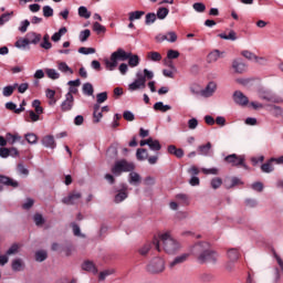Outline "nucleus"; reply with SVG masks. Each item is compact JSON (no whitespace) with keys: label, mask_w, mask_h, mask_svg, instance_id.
Returning a JSON list of instances; mask_svg holds the SVG:
<instances>
[{"label":"nucleus","mask_w":283,"mask_h":283,"mask_svg":"<svg viewBox=\"0 0 283 283\" xmlns=\"http://www.w3.org/2000/svg\"><path fill=\"white\" fill-rule=\"evenodd\" d=\"M145 14V11H135L129 13V21H136L137 19H140Z\"/></svg>","instance_id":"61"},{"label":"nucleus","mask_w":283,"mask_h":283,"mask_svg":"<svg viewBox=\"0 0 283 283\" xmlns=\"http://www.w3.org/2000/svg\"><path fill=\"white\" fill-rule=\"evenodd\" d=\"M11 266H12V271H15V272L23 271L24 269L23 260L21 259L13 260Z\"/></svg>","instance_id":"36"},{"label":"nucleus","mask_w":283,"mask_h":283,"mask_svg":"<svg viewBox=\"0 0 283 283\" xmlns=\"http://www.w3.org/2000/svg\"><path fill=\"white\" fill-rule=\"evenodd\" d=\"M259 97L261 101H266L268 103H280V97L271 91H261L259 92Z\"/></svg>","instance_id":"15"},{"label":"nucleus","mask_w":283,"mask_h":283,"mask_svg":"<svg viewBox=\"0 0 283 283\" xmlns=\"http://www.w3.org/2000/svg\"><path fill=\"white\" fill-rule=\"evenodd\" d=\"M133 169L134 164H129L127 160H119L112 167V174H114V176H120L123 171H133Z\"/></svg>","instance_id":"7"},{"label":"nucleus","mask_w":283,"mask_h":283,"mask_svg":"<svg viewBox=\"0 0 283 283\" xmlns=\"http://www.w3.org/2000/svg\"><path fill=\"white\" fill-rule=\"evenodd\" d=\"M148 147H149V149H151V151H160V149H163L160 142H158V139H154L151 137H150V142L148 143Z\"/></svg>","instance_id":"30"},{"label":"nucleus","mask_w":283,"mask_h":283,"mask_svg":"<svg viewBox=\"0 0 283 283\" xmlns=\"http://www.w3.org/2000/svg\"><path fill=\"white\" fill-rule=\"evenodd\" d=\"M238 185H242V181L238 177H232L229 181H226V189H232V187H235Z\"/></svg>","instance_id":"44"},{"label":"nucleus","mask_w":283,"mask_h":283,"mask_svg":"<svg viewBox=\"0 0 283 283\" xmlns=\"http://www.w3.org/2000/svg\"><path fill=\"white\" fill-rule=\"evenodd\" d=\"M147 87L143 72L136 73V80L128 85L129 92H136V90H145Z\"/></svg>","instance_id":"11"},{"label":"nucleus","mask_w":283,"mask_h":283,"mask_svg":"<svg viewBox=\"0 0 283 283\" xmlns=\"http://www.w3.org/2000/svg\"><path fill=\"white\" fill-rule=\"evenodd\" d=\"M216 90H218V85L214 82H210L205 90L200 92L201 96L205 98H209L210 96H213L216 93Z\"/></svg>","instance_id":"20"},{"label":"nucleus","mask_w":283,"mask_h":283,"mask_svg":"<svg viewBox=\"0 0 283 283\" xmlns=\"http://www.w3.org/2000/svg\"><path fill=\"white\" fill-rule=\"evenodd\" d=\"M42 145L44 147H48L49 149H55L56 148V142L54 140V136L46 135L42 138Z\"/></svg>","instance_id":"23"},{"label":"nucleus","mask_w":283,"mask_h":283,"mask_svg":"<svg viewBox=\"0 0 283 283\" xmlns=\"http://www.w3.org/2000/svg\"><path fill=\"white\" fill-rule=\"evenodd\" d=\"M140 180H142V178H140V175L138 172H130L129 176H128L129 185L138 186Z\"/></svg>","instance_id":"31"},{"label":"nucleus","mask_w":283,"mask_h":283,"mask_svg":"<svg viewBox=\"0 0 283 283\" xmlns=\"http://www.w3.org/2000/svg\"><path fill=\"white\" fill-rule=\"evenodd\" d=\"M78 15L82 17V19H90V17H92V12H90L85 7H80Z\"/></svg>","instance_id":"47"},{"label":"nucleus","mask_w":283,"mask_h":283,"mask_svg":"<svg viewBox=\"0 0 283 283\" xmlns=\"http://www.w3.org/2000/svg\"><path fill=\"white\" fill-rule=\"evenodd\" d=\"M127 185L123 184L122 189L118 191L117 195H115L114 202L116 205H120V202L127 200Z\"/></svg>","instance_id":"19"},{"label":"nucleus","mask_w":283,"mask_h":283,"mask_svg":"<svg viewBox=\"0 0 283 283\" xmlns=\"http://www.w3.org/2000/svg\"><path fill=\"white\" fill-rule=\"evenodd\" d=\"M147 59L148 61L158 62V61H163V55L159 52L151 51L147 53Z\"/></svg>","instance_id":"38"},{"label":"nucleus","mask_w":283,"mask_h":283,"mask_svg":"<svg viewBox=\"0 0 283 283\" xmlns=\"http://www.w3.org/2000/svg\"><path fill=\"white\" fill-rule=\"evenodd\" d=\"M80 54H96V49L82 46L78 49Z\"/></svg>","instance_id":"59"},{"label":"nucleus","mask_w":283,"mask_h":283,"mask_svg":"<svg viewBox=\"0 0 283 283\" xmlns=\"http://www.w3.org/2000/svg\"><path fill=\"white\" fill-rule=\"evenodd\" d=\"M156 22V13H148L146 14L145 23L146 25H151V23Z\"/></svg>","instance_id":"63"},{"label":"nucleus","mask_w":283,"mask_h":283,"mask_svg":"<svg viewBox=\"0 0 283 283\" xmlns=\"http://www.w3.org/2000/svg\"><path fill=\"white\" fill-rule=\"evenodd\" d=\"M6 138L9 145H14V143L21 140V136L19 134H12V133H7Z\"/></svg>","instance_id":"37"},{"label":"nucleus","mask_w":283,"mask_h":283,"mask_svg":"<svg viewBox=\"0 0 283 283\" xmlns=\"http://www.w3.org/2000/svg\"><path fill=\"white\" fill-rule=\"evenodd\" d=\"M168 153L176 156V158H182V156H185V150H182V148H177L175 145L168 146Z\"/></svg>","instance_id":"27"},{"label":"nucleus","mask_w":283,"mask_h":283,"mask_svg":"<svg viewBox=\"0 0 283 283\" xmlns=\"http://www.w3.org/2000/svg\"><path fill=\"white\" fill-rule=\"evenodd\" d=\"M82 91L85 96H94V86L92 85V83L83 84Z\"/></svg>","instance_id":"34"},{"label":"nucleus","mask_w":283,"mask_h":283,"mask_svg":"<svg viewBox=\"0 0 283 283\" xmlns=\"http://www.w3.org/2000/svg\"><path fill=\"white\" fill-rule=\"evenodd\" d=\"M232 69L235 74H244V72H247V64L242 62V60H234L232 62Z\"/></svg>","instance_id":"21"},{"label":"nucleus","mask_w":283,"mask_h":283,"mask_svg":"<svg viewBox=\"0 0 283 283\" xmlns=\"http://www.w3.org/2000/svg\"><path fill=\"white\" fill-rule=\"evenodd\" d=\"M35 260L36 262H45V260H48V251L39 250L35 252Z\"/></svg>","instance_id":"42"},{"label":"nucleus","mask_w":283,"mask_h":283,"mask_svg":"<svg viewBox=\"0 0 283 283\" xmlns=\"http://www.w3.org/2000/svg\"><path fill=\"white\" fill-rule=\"evenodd\" d=\"M190 253L197 258L199 264H207V262L216 264L218 258H220V254L211 249V243L207 241L195 243L190 249Z\"/></svg>","instance_id":"1"},{"label":"nucleus","mask_w":283,"mask_h":283,"mask_svg":"<svg viewBox=\"0 0 283 283\" xmlns=\"http://www.w3.org/2000/svg\"><path fill=\"white\" fill-rule=\"evenodd\" d=\"M96 98H97L98 105H101L102 103H105V101H107V92L98 93L96 95Z\"/></svg>","instance_id":"64"},{"label":"nucleus","mask_w":283,"mask_h":283,"mask_svg":"<svg viewBox=\"0 0 283 283\" xmlns=\"http://www.w3.org/2000/svg\"><path fill=\"white\" fill-rule=\"evenodd\" d=\"M245 157L244 155H228L224 158V161L228 163V165H231V167H244L247 168V165H244Z\"/></svg>","instance_id":"10"},{"label":"nucleus","mask_w":283,"mask_h":283,"mask_svg":"<svg viewBox=\"0 0 283 283\" xmlns=\"http://www.w3.org/2000/svg\"><path fill=\"white\" fill-rule=\"evenodd\" d=\"M17 87H19V84H14L13 86L12 85L4 86L2 90V95L6 97L12 96V94H14V90H17Z\"/></svg>","instance_id":"35"},{"label":"nucleus","mask_w":283,"mask_h":283,"mask_svg":"<svg viewBox=\"0 0 283 283\" xmlns=\"http://www.w3.org/2000/svg\"><path fill=\"white\" fill-rule=\"evenodd\" d=\"M166 41H168L169 43H176L178 41V35L176 34V32L170 31L166 34Z\"/></svg>","instance_id":"56"},{"label":"nucleus","mask_w":283,"mask_h":283,"mask_svg":"<svg viewBox=\"0 0 283 283\" xmlns=\"http://www.w3.org/2000/svg\"><path fill=\"white\" fill-rule=\"evenodd\" d=\"M201 171L206 176H218L220 170L218 168H201Z\"/></svg>","instance_id":"51"},{"label":"nucleus","mask_w":283,"mask_h":283,"mask_svg":"<svg viewBox=\"0 0 283 283\" xmlns=\"http://www.w3.org/2000/svg\"><path fill=\"white\" fill-rule=\"evenodd\" d=\"M189 260V253H182L169 262V269H176Z\"/></svg>","instance_id":"16"},{"label":"nucleus","mask_w":283,"mask_h":283,"mask_svg":"<svg viewBox=\"0 0 283 283\" xmlns=\"http://www.w3.org/2000/svg\"><path fill=\"white\" fill-rule=\"evenodd\" d=\"M161 242V249L168 255H176L180 249H182V243L171 235L170 231H166L159 234V243Z\"/></svg>","instance_id":"3"},{"label":"nucleus","mask_w":283,"mask_h":283,"mask_svg":"<svg viewBox=\"0 0 283 283\" xmlns=\"http://www.w3.org/2000/svg\"><path fill=\"white\" fill-rule=\"evenodd\" d=\"M72 107H74V95L67 93L65 95L64 102H62V104H61V109H62V112H70V109H72Z\"/></svg>","instance_id":"17"},{"label":"nucleus","mask_w":283,"mask_h":283,"mask_svg":"<svg viewBox=\"0 0 283 283\" xmlns=\"http://www.w3.org/2000/svg\"><path fill=\"white\" fill-rule=\"evenodd\" d=\"M222 56V52L220 50H213L207 56L208 63H216Z\"/></svg>","instance_id":"26"},{"label":"nucleus","mask_w":283,"mask_h":283,"mask_svg":"<svg viewBox=\"0 0 283 283\" xmlns=\"http://www.w3.org/2000/svg\"><path fill=\"white\" fill-rule=\"evenodd\" d=\"M136 156H137V160H146L147 159V149L138 148Z\"/></svg>","instance_id":"52"},{"label":"nucleus","mask_w":283,"mask_h":283,"mask_svg":"<svg viewBox=\"0 0 283 283\" xmlns=\"http://www.w3.org/2000/svg\"><path fill=\"white\" fill-rule=\"evenodd\" d=\"M211 147H212L211 142H208L205 145L198 146L197 151L199 156H209V151H211Z\"/></svg>","instance_id":"25"},{"label":"nucleus","mask_w":283,"mask_h":283,"mask_svg":"<svg viewBox=\"0 0 283 283\" xmlns=\"http://www.w3.org/2000/svg\"><path fill=\"white\" fill-rule=\"evenodd\" d=\"M228 263L226 264L227 271L235 269V262L240 260V250L238 248H230L227 252Z\"/></svg>","instance_id":"6"},{"label":"nucleus","mask_w":283,"mask_h":283,"mask_svg":"<svg viewBox=\"0 0 283 283\" xmlns=\"http://www.w3.org/2000/svg\"><path fill=\"white\" fill-rule=\"evenodd\" d=\"M153 249H156V251H158L159 253H160V251H163V248H160V240H158L157 238H155L153 241L147 242L144 245H142L138 249V253H139V255H144L145 256Z\"/></svg>","instance_id":"9"},{"label":"nucleus","mask_w":283,"mask_h":283,"mask_svg":"<svg viewBox=\"0 0 283 283\" xmlns=\"http://www.w3.org/2000/svg\"><path fill=\"white\" fill-rule=\"evenodd\" d=\"M67 33V28L63 27L59 30V32H55L52 36L51 40L54 43H59V41H61V36H63V34Z\"/></svg>","instance_id":"29"},{"label":"nucleus","mask_w":283,"mask_h":283,"mask_svg":"<svg viewBox=\"0 0 283 283\" xmlns=\"http://www.w3.org/2000/svg\"><path fill=\"white\" fill-rule=\"evenodd\" d=\"M42 11H43V17H46V18L54 17V9H52V7L50 6H44Z\"/></svg>","instance_id":"58"},{"label":"nucleus","mask_w":283,"mask_h":283,"mask_svg":"<svg viewBox=\"0 0 283 283\" xmlns=\"http://www.w3.org/2000/svg\"><path fill=\"white\" fill-rule=\"evenodd\" d=\"M28 115L29 116L25 118L27 123H36L41 119L40 115L36 114L34 111H28Z\"/></svg>","instance_id":"40"},{"label":"nucleus","mask_w":283,"mask_h":283,"mask_svg":"<svg viewBox=\"0 0 283 283\" xmlns=\"http://www.w3.org/2000/svg\"><path fill=\"white\" fill-rule=\"evenodd\" d=\"M41 39H43L41 33H36L34 31L27 33V41L29 45H39V43H41Z\"/></svg>","instance_id":"18"},{"label":"nucleus","mask_w":283,"mask_h":283,"mask_svg":"<svg viewBox=\"0 0 283 283\" xmlns=\"http://www.w3.org/2000/svg\"><path fill=\"white\" fill-rule=\"evenodd\" d=\"M192 8L196 12H205V10H207V6H205V3L202 2H196L192 4Z\"/></svg>","instance_id":"60"},{"label":"nucleus","mask_w":283,"mask_h":283,"mask_svg":"<svg viewBox=\"0 0 283 283\" xmlns=\"http://www.w3.org/2000/svg\"><path fill=\"white\" fill-rule=\"evenodd\" d=\"M123 118H125L126 120H128L129 123L136 120V116L134 115V113H132L130 111H125L123 113Z\"/></svg>","instance_id":"62"},{"label":"nucleus","mask_w":283,"mask_h":283,"mask_svg":"<svg viewBox=\"0 0 283 283\" xmlns=\"http://www.w3.org/2000/svg\"><path fill=\"white\" fill-rule=\"evenodd\" d=\"M82 269H83V271H88V273H93L94 275H96V273H98V269H96V265L92 261H85L82 264Z\"/></svg>","instance_id":"24"},{"label":"nucleus","mask_w":283,"mask_h":283,"mask_svg":"<svg viewBox=\"0 0 283 283\" xmlns=\"http://www.w3.org/2000/svg\"><path fill=\"white\" fill-rule=\"evenodd\" d=\"M33 220L36 227H43V224L45 223V219H43V216L41 213H35L33 216Z\"/></svg>","instance_id":"50"},{"label":"nucleus","mask_w":283,"mask_h":283,"mask_svg":"<svg viewBox=\"0 0 283 283\" xmlns=\"http://www.w3.org/2000/svg\"><path fill=\"white\" fill-rule=\"evenodd\" d=\"M210 186L212 187V189H220V187H222V178L214 177L213 179H211Z\"/></svg>","instance_id":"45"},{"label":"nucleus","mask_w":283,"mask_h":283,"mask_svg":"<svg viewBox=\"0 0 283 283\" xmlns=\"http://www.w3.org/2000/svg\"><path fill=\"white\" fill-rule=\"evenodd\" d=\"M129 57L127 59L128 61V65L130 67H138V65H140V57H138V55H134L132 53H128Z\"/></svg>","instance_id":"28"},{"label":"nucleus","mask_w":283,"mask_h":283,"mask_svg":"<svg viewBox=\"0 0 283 283\" xmlns=\"http://www.w3.org/2000/svg\"><path fill=\"white\" fill-rule=\"evenodd\" d=\"M24 138L27 143H29V145H36L39 140V137L34 133H28L27 135H24Z\"/></svg>","instance_id":"41"},{"label":"nucleus","mask_w":283,"mask_h":283,"mask_svg":"<svg viewBox=\"0 0 283 283\" xmlns=\"http://www.w3.org/2000/svg\"><path fill=\"white\" fill-rule=\"evenodd\" d=\"M190 253L197 258L199 264H207V262L216 264L218 258H220V254L211 249V243L207 241L195 243L190 249Z\"/></svg>","instance_id":"2"},{"label":"nucleus","mask_w":283,"mask_h":283,"mask_svg":"<svg viewBox=\"0 0 283 283\" xmlns=\"http://www.w3.org/2000/svg\"><path fill=\"white\" fill-rule=\"evenodd\" d=\"M0 185H6V187H13V189H17V187H19V181L8 176L0 175Z\"/></svg>","instance_id":"22"},{"label":"nucleus","mask_w":283,"mask_h":283,"mask_svg":"<svg viewBox=\"0 0 283 283\" xmlns=\"http://www.w3.org/2000/svg\"><path fill=\"white\" fill-rule=\"evenodd\" d=\"M109 275H114V270L111 269L102 271L98 275L99 282H104V280H106V277H109Z\"/></svg>","instance_id":"46"},{"label":"nucleus","mask_w":283,"mask_h":283,"mask_svg":"<svg viewBox=\"0 0 283 283\" xmlns=\"http://www.w3.org/2000/svg\"><path fill=\"white\" fill-rule=\"evenodd\" d=\"M273 161H271V159L266 163V164H263L261 166V170L264 172V174H271V171H273V165L271 164Z\"/></svg>","instance_id":"54"},{"label":"nucleus","mask_w":283,"mask_h":283,"mask_svg":"<svg viewBox=\"0 0 283 283\" xmlns=\"http://www.w3.org/2000/svg\"><path fill=\"white\" fill-rule=\"evenodd\" d=\"M274 258L279 264L277 268H274V282H280L283 280V260L277 254H274Z\"/></svg>","instance_id":"14"},{"label":"nucleus","mask_w":283,"mask_h":283,"mask_svg":"<svg viewBox=\"0 0 283 283\" xmlns=\"http://www.w3.org/2000/svg\"><path fill=\"white\" fill-rule=\"evenodd\" d=\"M148 273L156 275L158 273H163L165 271V259L157 256L153 259L147 265Z\"/></svg>","instance_id":"5"},{"label":"nucleus","mask_w":283,"mask_h":283,"mask_svg":"<svg viewBox=\"0 0 283 283\" xmlns=\"http://www.w3.org/2000/svg\"><path fill=\"white\" fill-rule=\"evenodd\" d=\"M241 54L244 56V59H248V61H264L263 57L255 56V54H253L251 51H242Z\"/></svg>","instance_id":"39"},{"label":"nucleus","mask_w":283,"mask_h":283,"mask_svg":"<svg viewBox=\"0 0 283 283\" xmlns=\"http://www.w3.org/2000/svg\"><path fill=\"white\" fill-rule=\"evenodd\" d=\"M154 109L156 112L165 113V112H169V109H171V106L170 105H165V103H163V102H157V103L154 104Z\"/></svg>","instance_id":"32"},{"label":"nucleus","mask_w":283,"mask_h":283,"mask_svg":"<svg viewBox=\"0 0 283 283\" xmlns=\"http://www.w3.org/2000/svg\"><path fill=\"white\" fill-rule=\"evenodd\" d=\"M133 169L134 164H129L127 160H119L112 167V174H114V176H120L123 171H133Z\"/></svg>","instance_id":"8"},{"label":"nucleus","mask_w":283,"mask_h":283,"mask_svg":"<svg viewBox=\"0 0 283 283\" xmlns=\"http://www.w3.org/2000/svg\"><path fill=\"white\" fill-rule=\"evenodd\" d=\"M232 98L237 105H240V107H247L249 105V97L241 91H235Z\"/></svg>","instance_id":"12"},{"label":"nucleus","mask_w":283,"mask_h":283,"mask_svg":"<svg viewBox=\"0 0 283 283\" xmlns=\"http://www.w3.org/2000/svg\"><path fill=\"white\" fill-rule=\"evenodd\" d=\"M81 198H83V195L76 190L72 191L71 193H69L67 197H64L62 199L63 205H76L78 202V200H81Z\"/></svg>","instance_id":"13"},{"label":"nucleus","mask_w":283,"mask_h":283,"mask_svg":"<svg viewBox=\"0 0 283 283\" xmlns=\"http://www.w3.org/2000/svg\"><path fill=\"white\" fill-rule=\"evenodd\" d=\"M12 14H14V12H10V13H3L0 17V25H6V23H8V21H10Z\"/></svg>","instance_id":"55"},{"label":"nucleus","mask_w":283,"mask_h":283,"mask_svg":"<svg viewBox=\"0 0 283 283\" xmlns=\"http://www.w3.org/2000/svg\"><path fill=\"white\" fill-rule=\"evenodd\" d=\"M167 14H169V9L167 8H159L157 11V18L158 19H167Z\"/></svg>","instance_id":"57"},{"label":"nucleus","mask_w":283,"mask_h":283,"mask_svg":"<svg viewBox=\"0 0 283 283\" xmlns=\"http://www.w3.org/2000/svg\"><path fill=\"white\" fill-rule=\"evenodd\" d=\"M129 56V53L122 48L117 49L111 54V60L105 61L106 69L109 70V72H114V70L118 67V61H127Z\"/></svg>","instance_id":"4"},{"label":"nucleus","mask_w":283,"mask_h":283,"mask_svg":"<svg viewBox=\"0 0 283 283\" xmlns=\"http://www.w3.org/2000/svg\"><path fill=\"white\" fill-rule=\"evenodd\" d=\"M57 70L63 72V74H74V71L65 62L57 63Z\"/></svg>","instance_id":"33"},{"label":"nucleus","mask_w":283,"mask_h":283,"mask_svg":"<svg viewBox=\"0 0 283 283\" xmlns=\"http://www.w3.org/2000/svg\"><path fill=\"white\" fill-rule=\"evenodd\" d=\"M45 72L48 77L52 78V81H56L57 78L61 77V74L54 69H46Z\"/></svg>","instance_id":"43"},{"label":"nucleus","mask_w":283,"mask_h":283,"mask_svg":"<svg viewBox=\"0 0 283 283\" xmlns=\"http://www.w3.org/2000/svg\"><path fill=\"white\" fill-rule=\"evenodd\" d=\"M92 31H90L88 29H85L84 31L80 32L81 43H85V41H87V39H90Z\"/></svg>","instance_id":"48"},{"label":"nucleus","mask_w":283,"mask_h":283,"mask_svg":"<svg viewBox=\"0 0 283 283\" xmlns=\"http://www.w3.org/2000/svg\"><path fill=\"white\" fill-rule=\"evenodd\" d=\"M17 171H18V174H20V176H29L30 175V170H28V168H25V166L22 163L18 164Z\"/></svg>","instance_id":"49"},{"label":"nucleus","mask_w":283,"mask_h":283,"mask_svg":"<svg viewBox=\"0 0 283 283\" xmlns=\"http://www.w3.org/2000/svg\"><path fill=\"white\" fill-rule=\"evenodd\" d=\"M93 30L97 34L105 33L107 31V29L105 27H103V24H101L98 22L93 23Z\"/></svg>","instance_id":"53"}]
</instances>
